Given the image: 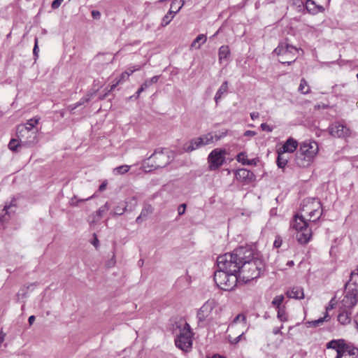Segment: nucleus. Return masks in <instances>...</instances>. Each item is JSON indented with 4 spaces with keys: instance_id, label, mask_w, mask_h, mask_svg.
I'll use <instances>...</instances> for the list:
<instances>
[{
    "instance_id": "obj_55",
    "label": "nucleus",
    "mask_w": 358,
    "mask_h": 358,
    "mask_svg": "<svg viewBox=\"0 0 358 358\" xmlns=\"http://www.w3.org/2000/svg\"><path fill=\"white\" fill-rule=\"evenodd\" d=\"M92 16L94 19H96V20H98L101 17V13L98 10H93L92 11Z\"/></svg>"
},
{
    "instance_id": "obj_41",
    "label": "nucleus",
    "mask_w": 358,
    "mask_h": 358,
    "mask_svg": "<svg viewBox=\"0 0 358 358\" xmlns=\"http://www.w3.org/2000/svg\"><path fill=\"white\" fill-rule=\"evenodd\" d=\"M130 166L128 165H122L116 167L114 169V173L115 174H124L129 171Z\"/></svg>"
},
{
    "instance_id": "obj_54",
    "label": "nucleus",
    "mask_w": 358,
    "mask_h": 358,
    "mask_svg": "<svg viewBox=\"0 0 358 358\" xmlns=\"http://www.w3.org/2000/svg\"><path fill=\"white\" fill-rule=\"evenodd\" d=\"M227 134V131L226 130L225 131L221 132L219 135H215L214 136V138H215L216 141H219L221 138H222L224 136H226Z\"/></svg>"
},
{
    "instance_id": "obj_7",
    "label": "nucleus",
    "mask_w": 358,
    "mask_h": 358,
    "mask_svg": "<svg viewBox=\"0 0 358 358\" xmlns=\"http://www.w3.org/2000/svg\"><path fill=\"white\" fill-rule=\"evenodd\" d=\"M299 51V49L287 42H280L273 52L279 57L278 61L281 64L290 65L296 61Z\"/></svg>"
},
{
    "instance_id": "obj_59",
    "label": "nucleus",
    "mask_w": 358,
    "mask_h": 358,
    "mask_svg": "<svg viewBox=\"0 0 358 358\" xmlns=\"http://www.w3.org/2000/svg\"><path fill=\"white\" fill-rule=\"evenodd\" d=\"M6 335V333H4L2 330L0 331V345L4 341Z\"/></svg>"
},
{
    "instance_id": "obj_31",
    "label": "nucleus",
    "mask_w": 358,
    "mask_h": 358,
    "mask_svg": "<svg viewBox=\"0 0 358 358\" xmlns=\"http://www.w3.org/2000/svg\"><path fill=\"white\" fill-rule=\"evenodd\" d=\"M329 319V316L328 313H326L324 317H320L315 320L309 321V322H308V324H309V327H319L320 325L322 324L324 321H328Z\"/></svg>"
},
{
    "instance_id": "obj_5",
    "label": "nucleus",
    "mask_w": 358,
    "mask_h": 358,
    "mask_svg": "<svg viewBox=\"0 0 358 358\" xmlns=\"http://www.w3.org/2000/svg\"><path fill=\"white\" fill-rule=\"evenodd\" d=\"M175 331L176 334V346L185 352L190 350L192 347L193 333L189 324L187 322L176 324Z\"/></svg>"
},
{
    "instance_id": "obj_26",
    "label": "nucleus",
    "mask_w": 358,
    "mask_h": 358,
    "mask_svg": "<svg viewBox=\"0 0 358 358\" xmlns=\"http://www.w3.org/2000/svg\"><path fill=\"white\" fill-rule=\"evenodd\" d=\"M229 55L230 51L228 46L222 45L220 48L218 52L220 62H222V61L227 60L229 58Z\"/></svg>"
},
{
    "instance_id": "obj_39",
    "label": "nucleus",
    "mask_w": 358,
    "mask_h": 358,
    "mask_svg": "<svg viewBox=\"0 0 358 358\" xmlns=\"http://www.w3.org/2000/svg\"><path fill=\"white\" fill-rule=\"evenodd\" d=\"M149 87V84H148V82H144L141 87L137 90V92H136V94L134 95H132L129 97V99H137L141 93L142 92H143L144 90H145L148 87Z\"/></svg>"
},
{
    "instance_id": "obj_36",
    "label": "nucleus",
    "mask_w": 358,
    "mask_h": 358,
    "mask_svg": "<svg viewBox=\"0 0 358 358\" xmlns=\"http://www.w3.org/2000/svg\"><path fill=\"white\" fill-rule=\"evenodd\" d=\"M278 314L277 317L281 321V322H286L288 320V315L285 311V307H282L280 308L276 309Z\"/></svg>"
},
{
    "instance_id": "obj_35",
    "label": "nucleus",
    "mask_w": 358,
    "mask_h": 358,
    "mask_svg": "<svg viewBox=\"0 0 358 358\" xmlns=\"http://www.w3.org/2000/svg\"><path fill=\"white\" fill-rule=\"evenodd\" d=\"M299 91L303 94H306L310 91V88L308 85V83L306 82V80L304 78H302L301 80V83L299 86Z\"/></svg>"
},
{
    "instance_id": "obj_20",
    "label": "nucleus",
    "mask_w": 358,
    "mask_h": 358,
    "mask_svg": "<svg viewBox=\"0 0 358 358\" xmlns=\"http://www.w3.org/2000/svg\"><path fill=\"white\" fill-rule=\"evenodd\" d=\"M286 295L290 299H302L304 298L303 289L299 286L293 287L287 291Z\"/></svg>"
},
{
    "instance_id": "obj_62",
    "label": "nucleus",
    "mask_w": 358,
    "mask_h": 358,
    "mask_svg": "<svg viewBox=\"0 0 358 358\" xmlns=\"http://www.w3.org/2000/svg\"><path fill=\"white\" fill-rule=\"evenodd\" d=\"M35 319H36V317L34 315L29 316V317L28 319V322L30 326L33 324L34 322L35 321Z\"/></svg>"
},
{
    "instance_id": "obj_9",
    "label": "nucleus",
    "mask_w": 358,
    "mask_h": 358,
    "mask_svg": "<svg viewBox=\"0 0 358 358\" xmlns=\"http://www.w3.org/2000/svg\"><path fill=\"white\" fill-rule=\"evenodd\" d=\"M215 306L216 301L214 299H208L199 309L196 314V318L198 320V325L199 327H204L206 326L205 322Z\"/></svg>"
},
{
    "instance_id": "obj_33",
    "label": "nucleus",
    "mask_w": 358,
    "mask_h": 358,
    "mask_svg": "<svg viewBox=\"0 0 358 358\" xmlns=\"http://www.w3.org/2000/svg\"><path fill=\"white\" fill-rule=\"evenodd\" d=\"M199 138L201 139V143L203 146H205L213 143L214 136L212 133H208L206 134L200 136Z\"/></svg>"
},
{
    "instance_id": "obj_56",
    "label": "nucleus",
    "mask_w": 358,
    "mask_h": 358,
    "mask_svg": "<svg viewBox=\"0 0 358 358\" xmlns=\"http://www.w3.org/2000/svg\"><path fill=\"white\" fill-rule=\"evenodd\" d=\"M283 328V325H281L280 327H275L273 329V334L275 335L282 334L281 329Z\"/></svg>"
},
{
    "instance_id": "obj_29",
    "label": "nucleus",
    "mask_w": 358,
    "mask_h": 358,
    "mask_svg": "<svg viewBox=\"0 0 358 358\" xmlns=\"http://www.w3.org/2000/svg\"><path fill=\"white\" fill-rule=\"evenodd\" d=\"M184 4L185 0H173L171 4L170 10H173V13L176 15L180 10Z\"/></svg>"
},
{
    "instance_id": "obj_25",
    "label": "nucleus",
    "mask_w": 358,
    "mask_h": 358,
    "mask_svg": "<svg viewBox=\"0 0 358 358\" xmlns=\"http://www.w3.org/2000/svg\"><path fill=\"white\" fill-rule=\"evenodd\" d=\"M110 208L108 202H106L103 206H101L96 212V215L94 216L92 222H97L103 214L108 211Z\"/></svg>"
},
{
    "instance_id": "obj_27",
    "label": "nucleus",
    "mask_w": 358,
    "mask_h": 358,
    "mask_svg": "<svg viewBox=\"0 0 358 358\" xmlns=\"http://www.w3.org/2000/svg\"><path fill=\"white\" fill-rule=\"evenodd\" d=\"M207 40L206 35L199 34L196 38L192 41L191 44L192 48L199 49L201 48V44L204 43Z\"/></svg>"
},
{
    "instance_id": "obj_18",
    "label": "nucleus",
    "mask_w": 358,
    "mask_h": 358,
    "mask_svg": "<svg viewBox=\"0 0 358 358\" xmlns=\"http://www.w3.org/2000/svg\"><path fill=\"white\" fill-rule=\"evenodd\" d=\"M201 142V139L199 137L194 138L189 142L185 143L182 146V149L185 152H192V151L203 146Z\"/></svg>"
},
{
    "instance_id": "obj_3",
    "label": "nucleus",
    "mask_w": 358,
    "mask_h": 358,
    "mask_svg": "<svg viewBox=\"0 0 358 358\" xmlns=\"http://www.w3.org/2000/svg\"><path fill=\"white\" fill-rule=\"evenodd\" d=\"M358 302V268L352 271L350 280L345 285L344 297L340 308L352 310Z\"/></svg>"
},
{
    "instance_id": "obj_4",
    "label": "nucleus",
    "mask_w": 358,
    "mask_h": 358,
    "mask_svg": "<svg viewBox=\"0 0 358 358\" xmlns=\"http://www.w3.org/2000/svg\"><path fill=\"white\" fill-rule=\"evenodd\" d=\"M318 145L314 141H305L300 143L299 149L295 157V162L298 166H308L318 152Z\"/></svg>"
},
{
    "instance_id": "obj_28",
    "label": "nucleus",
    "mask_w": 358,
    "mask_h": 358,
    "mask_svg": "<svg viewBox=\"0 0 358 358\" xmlns=\"http://www.w3.org/2000/svg\"><path fill=\"white\" fill-rule=\"evenodd\" d=\"M8 148L13 152H17L19 148L24 147L19 138H12L8 143Z\"/></svg>"
},
{
    "instance_id": "obj_22",
    "label": "nucleus",
    "mask_w": 358,
    "mask_h": 358,
    "mask_svg": "<svg viewBox=\"0 0 358 358\" xmlns=\"http://www.w3.org/2000/svg\"><path fill=\"white\" fill-rule=\"evenodd\" d=\"M340 309L341 312L338 315V321L342 325H346L349 324L351 321L352 310L344 308Z\"/></svg>"
},
{
    "instance_id": "obj_2",
    "label": "nucleus",
    "mask_w": 358,
    "mask_h": 358,
    "mask_svg": "<svg viewBox=\"0 0 358 358\" xmlns=\"http://www.w3.org/2000/svg\"><path fill=\"white\" fill-rule=\"evenodd\" d=\"M231 255L225 253L217 258V270L214 273V281L217 286L224 291H231L236 286L238 279V273L234 271L230 264H234Z\"/></svg>"
},
{
    "instance_id": "obj_52",
    "label": "nucleus",
    "mask_w": 358,
    "mask_h": 358,
    "mask_svg": "<svg viewBox=\"0 0 358 358\" xmlns=\"http://www.w3.org/2000/svg\"><path fill=\"white\" fill-rule=\"evenodd\" d=\"M159 76H155L152 78H151L150 80H147L145 82H148L149 86H150L151 85L157 83L159 80Z\"/></svg>"
},
{
    "instance_id": "obj_12",
    "label": "nucleus",
    "mask_w": 358,
    "mask_h": 358,
    "mask_svg": "<svg viewBox=\"0 0 358 358\" xmlns=\"http://www.w3.org/2000/svg\"><path fill=\"white\" fill-rule=\"evenodd\" d=\"M329 131L334 137L344 138L350 135V129L339 122L331 124L329 127Z\"/></svg>"
},
{
    "instance_id": "obj_57",
    "label": "nucleus",
    "mask_w": 358,
    "mask_h": 358,
    "mask_svg": "<svg viewBox=\"0 0 358 358\" xmlns=\"http://www.w3.org/2000/svg\"><path fill=\"white\" fill-rule=\"evenodd\" d=\"M243 335V334H241V335H239L238 336L236 337L233 341H230V342H231V343H232V344H236V343H238L241 341V338H242Z\"/></svg>"
},
{
    "instance_id": "obj_58",
    "label": "nucleus",
    "mask_w": 358,
    "mask_h": 358,
    "mask_svg": "<svg viewBox=\"0 0 358 358\" xmlns=\"http://www.w3.org/2000/svg\"><path fill=\"white\" fill-rule=\"evenodd\" d=\"M259 117L258 112H252L250 113V117L252 120H257Z\"/></svg>"
},
{
    "instance_id": "obj_60",
    "label": "nucleus",
    "mask_w": 358,
    "mask_h": 358,
    "mask_svg": "<svg viewBox=\"0 0 358 358\" xmlns=\"http://www.w3.org/2000/svg\"><path fill=\"white\" fill-rule=\"evenodd\" d=\"M245 165H255L256 164V162H255V159H248L245 161Z\"/></svg>"
},
{
    "instance_id": "obj_19",
    "label": "nucleus",
    "mask_w": 358,
    "mask_h": 358,
    "mask_svg": "<svg viewBox=\"0 0 358 358\" xmlns=\"http://www.w3.org/2000/svg\"><path fill=\"white\" fill-rule=\"evenodd\" d=\"M305 7L308 12L313 15L324 11V8L322 6L317 5L313 0H306Z\"/></svg>"
},
{
    "instance_id": "obj_1",
    "label": "nucleus",
    "mask_w": 358,
    "mask_h": 358,
    "mask_svg": "<svg viewBox=\"0 0 358 358\" xmlns=\"http://www.w3.org/2000/svg\"><path fill=\"white\" fill-rule=\"evenodd\" d=\"M229 254L234 262V264L230 266L245 282L258 278L265 270L263 260L250 247L241 246Z\"/></svg>"
},
{
    "instance_id": "obj_30",
    "label": "nucleus",
    "mask_w": 358,
    "mask_h": 358,
    "mask_svg": "<svg viewBox=\"0 0 358 358\" xmlns=\"http://www.w3.org/2000/svg\"><path fill=\"white\" fill-rule=\"evenodd\" d=\"M285 153V152H282V151L278 152L276 163H277L278 168H280V169L285 168L288 162V159L286 157H285V156H284Z\"/></svg>"
},
{
    "instance_id": "obj_50",
    "label": "nucleus",
    "mask_w": 358,
    "mask_h": 358,
    "mask_svg": "<svg viewBox=\"0 0 358 358\" xmlns=\"http://www.w3.org/2000/svg\"><path fill=\"white\" fill-rule=\"evenodd\" d=\"M242 320V321H245V317L244 316V315L243 314H238V315H236L235 317V318L234 319L233 322H232V324H236L237 323L238 321L240 320Z\"/></svg>"
},
{
    "instance_id": "obj_38",
    "label": "nucleus",
    "mask_w": 358,
    "mask_h": 358,
    "mask_svg": "<svg viewBox=\"0 0 358 358\" xmlns=\"http://www.w3.org/2000/svg\"><path fill=\"white\" fill-rule=\"evenodd\" d=\"M93 196H94L92 195V196H89V197H87V198H86V199H77V196H74L73 197H72V198L71 199V200H70V201H69V204H70V206H71L76 207V206H78V203H80V202H83V201H88V200H90V199H92V198H93Z\"/></svg>"
},
{
    "instance_id": "obj_61",
    "label": "nucleus",
    "mask_w": 358,
    "mask_h": 358,
    "mask_svg": "<svg viewBox=\"0 0 358 358\" xmlns=\"http://www.w3.org/2000/svg\"><path fill=\"white\" fill-rule=\"evenodd\" d=\"M317 213V209H313V210H311L310 212H309V217L310 218H313L315 217V214Z\"/></svg>"
},
{
    "instance_id": "obj_48",
    "label": "nucleus",
    "mask_w": 358,
    "mask_h": 358,
    "mask_svg": "<svg viewBox=\"0 0 358 358\" xmlns=\"http://www.w3.org/2000/svg\"><path fill=\"white\" fill-rule=\"evenodd\" d=\"M186 207L187 206L185 203H182L178 207V215L181 216L185 213Z\"/></svg>"
},
{
    "instance_id": "obj_42",
    "label": "nucleus",
    "mask_w": 358,
    "mask_h": 358,
    "mask_svg": "<svg viewBox=\"0 0 358 358\" xmlns=\"http://www.w3.org/2000/svg\"><path fill=\"white\" fill-rule=\"evenodd\" d=\"M345 86L346 83H343L341 85H335L332 87V92L336 94L337 96H341V90Z\"/></svg>"
},
{
    "instance_id": "obj_21",
    "label": "nucleus",
    "mask_w": 358,
    "mask_h": 358,
    "mask_svg": "<svg viewBox=\"0 0 358 358\" xmlns=\"http://www.w3.org/2000/svg\"><path fill=\"white\" fill-rule=\"evenodd\" d=\"M135 71H136V69H133V70H131L129 72L124 71V72L122 73V74L120 75V76L118 78V80L116 81L115 83H113V85H110V89L108 90V92L105 94V95L103 96V98L106 97L108 92L114 90L115 88L118 85L122 84V83H124L127 80H128L129 77L130 76V75H131Z\"/></svg>"
},
{
    "instance_id": "obj_13",
    "label": "nucleus",
    "mask_w": 358,
    "mask_h": 358,
    "mask_svg": "<svg viewBox=\"0 0 358 358\" xmlns=\"http://www.w3.org/2000/svg\"><path fill=\"white\" fill-rule=\"evenodd\" d=\"M235 177L238 181L242 182L243 185H249L256 179V176L253 172L246 169H238L235 173Z\"/></svg>"
},
{
    "instance_id": "obj_63",
    "label": "nucleus",
    "mask_w": 358,
    "mask_h": 358,
    "mask_svg": "<svg viewBox=\"0 0 358 358\" xmlns=\"http://www.w3.org/2000/svg\"><path fill=\"white\" fill-rule=\"evenodd\" d=\"M144 220H145V217H141V215L140 214L139 216L137 217L136 222L138 224L141 223Z\"/></svg>"
},
{
    "instance_id": "obj_16",
    "label": "nucleus",
    "mask_w": 358,
    "mask_h": 358,
    "mask_svg": "<svg viewBox=\"0 0 358 358\" xmlns=\"http://www.w3.org/2000/svg\"><path fill=\"white\" fill-rule=\"evenodd\" d=\"M311 236V229L308 227L296 231V238L299 243L306 244L309 242Z\"/></svg>"
},
{
    "instance_id": "obj_15",
    "label": "nucleus",
    "mask_w": 358,
    "mask_h": 358,
    "mask_svg": "<svg viewBox=\"0 0 358 358\" xmlns=\"http://www.w3.org/2000/svg\"><path fill=\"white\" fill-rule=\"evenodd\" d=\"M15 199H13L9 205L6 204L3 208L0 211V222L3 223L8 220L11 215L14 213L13 208L16 206Z\"/></svg>"
},
{
    "instance_id": "obj_10",
    "label": "nucleus",
    "mask_w": 358,
    "mask_h": 358,
    "mask_svg": "<svg viewBox=\"0 0 358 358\" xmlns=\"http://www.w3.org/2000/svg\"><path fill=\"white\" fill-rule=\"evenodd\" d=\"M225 150L216 148L209 154L208 157V162L211 171L217 170L224 164L225 160Z\"/></svg>"
},
{
    "instance_id": "obj_17",
    "label": "nucleus",
    "mask_w": 358,
    "mask_h": 358,
    "mask_svg": "<svg viewBox=\"0 0 358 358\" xmlns=\"http://www.w3.org/2000/svg\"><path fill=\"white\" fill-rule=\"evenodd\" d=\"M132 201L134 202V204H133V206L130 207L129 209L127 208L128 206L126 202H120L118 203L117 206H116L113 210L110 213V215H123L125 212L129 210V211H131L133 210V209L134 208V207L136 206V199L134 198L132 199Z\"/></svg>"
},
{
    "instance_id": "obj_11",
    "label": "nucleus",
    "mask_w": 358,
    "mask_h": 358,
    "mask_svg": "<svg viewBox=\"0 0 358 358\" xmlns=\"http://www.w3.org/2000/svg\"><path fill=\"white\" fill-rule=\"evenodd\" d=\"M346 341L343 338L333 339L326 344L327 349H332L336 352L335 358H345Z\"/></svg>"
},
{
    "instance_id": "obj_43",
    "label": "nucleus",
    "mask_w": 358,
    "mask_h": 358,
    "mask_svg": "<svg viewBox=\"0 0 358 358\" xmlns=\"http://www.w3.org/2000/svg\"><path fill=\"white\" fill-rule=\"evenodd\" d=\"M236 159L238 162L242 163L243 165H245V161L247 160V155L244 152H241L237 155Z\"/></svg>"
},
{
    "instance_id": "obj_24",
    "label": "nucleus",
    "mask_w": 358,
    "mask_h": 358,
    "mask_svg": "<svg viewBox=\"0 0 358 358\" xmlns=\"http://www.w3.org/2000/svg\"><path fill=\"white\" fill-rule=\"evenodd\" d=\"M228 81H224L222 83L221 86L217 90L214 97V100L217 105L218 104L219 101L222 99V95L227 93L228 90Z\"/></svg>"
},
{
    "instance_id": "obj_53",
    "label": "nucleus",
    "mask_w": 358,
    "mask_h": 358,
    "mask_svg": "<svg viewBox=\"0 0 358 358\" xmlns=\"http://www.w3.org/2000/svg\"><path fill=\"white\" fill-rule=\"evenodd\" d=\"M257 133L255 131L248 130L244 132L243 136L246 137H253Z\"/></svg>"
},
{
    "instance_id": "obj_40",
    "label": "nucleus",
    "mask_w": 358,
    "mask_h": 358,
    "mask_svg": "<svg viewBox=\"0 0 358 358\" xmlns=\"http://www.w3.org/2000/svg\"><path fill=\"white\" fill-rule=\"evenodd\" d=\"M152 212H153V208L152 207V206L150 204H146L143 206V208L141 212V217H144L146 218L149 215L152 213Z\"/></svg>"
},
{
    "instance_id": "obj_37",
    "label": "nucleus",
    "mask_w": 358,
    "mask_h": 358,
    "mask_svg": "<svg viewBox=\"0 0 358 358\" xmlns=\"http://www.w3.org/2000/svg\"><path fill=\"white\" fill-rule=\"evenodd\" d=\"M284 296L283 295H278L274 297V299L272 301V305L276 308H280L281 307V304L284 301Z\"/></svg>"
},
{
    "instance_id": "obj_14",
    "label": "nucleus",
    "mask_w": 358,
    "mask_h": 358,
    "mask_svg": "<svg viewBox=\"0 0 358 358\" xmlns=\"http://www.w3.org/2000/svg\"><path fill=\"white\" fill-rule=\"evenodd\" d=\"M308 227V220L299 214H296L290 222V227L296 231Z\"/></svg>"
},
{
    "instance_id": "obj_47",
    "label": "nucleus",
    "mask_w": 358,
    "mask_h": 358,
    "mask_svg": "<svg viewBox=\"0 0 358 358\" xmlns=\"http://www.w3.org/2000/svg\"><path fill=\"white\" fill-rule=\"evenodd\" d=\"M282 244V239L280 236H275V239L273 243V247L279 248Z\"/></svg>"
},
{
    "instance_id": "obj_49",
    "label": "nucleus",
    "mask_w": 358,
    "mask_h": 358,
    "mask_svg": "<svg viewBox=\"0 0 358 358\" xmlns=\"http://www.w3.org/2000/svg\"><path fill=\"white\" fill-rule=\"evenodd\" d=\"M260 127L262 131H266L268 132H271L273 130V128L266 123H262Z\"/></svg>"
},
{
    "instance_id": "obj_6",
    "label": "nucleus",
    "mask_w": 358,
    "mask_h": 358,
    "mask_svg": "<svg viewBox=\"0 0 358 358\" xmlns=\"http://www.w3.org/2000/svg\"><path fill=\"white\" fill-rule=\"evenodd\" d=\"M171 162L169 151L166 149L155 150L148 159L143 162L142 167L145 172L163 168Z\"/></svg>"
},
{
    "instance_id": "obj_44",
    "label": "nucleus",
    "mask_w": 358,
    "mask_h": 358,
    "mask_svg": "<svg viewBox=\"0 0 358 358\" xmlns=\"http://www.w3.org/2000/svg\"><path fill=\"white\" fill-rule=\"evenodd\" d=\"M38 52H39V49H38V38L36 37L34 39V47L33 49V55H34L35 61L38 57Z\"/></svg>"
},
{
    "instance_id": "obj_23",
    "label": "nucleus",
    "mask_w": 358,
    "mask_h": 358,
    "mask_svg": "<svg viewBox=\"0 0 358 358\" xmlns=\"http://www.w3.org/2000/svg\"><path fill=\"white\" fill-rule=\"evenodd\" d=\"M298 147L296 140L289 137L282 145V152H294Z\"/></svg>"
},
{
    "instance_id": "obj_34",
    "label": "nucleus",
    "mask_w": 358,
    "mask_h": 358,
    "mask_svg": "<svg viewBox=\"0 0 358 358\" xmlns=\"http://www.w3.org/2000/svg\"><path fill=\"white\" fill-rule=\"evenodd\" d=\"M38 120L30 119L25 124H20L17 127H23L27 130L38 129L35 126L38 124Z\"/></svg>"
},
{
    "instance_id": "obj_32",
    "label": "nucleus",
    "mask_w": 358,
    "mask_h": 358,
    "mask_svg": "<svg viewBox=\"0 0 358 358\" xmlns=\"http://www.w3.org/2000/svg\"><path fill=\"white\" fill-rule=\"evenodd\" d=\"M175 14L173 13V10H169V11L164 16V17L162 20L161 25L162 27H165L168 25L174 17Z\"/></svg>"
},
{
    "instance_id": "obj_46",
    "label": "nucleus",
    "mask_w": 358,
    "mask_h": 358,
    "mask_svg": "<svg viewBox=\"0 0 358 358\" xmlns=\"http://www.w3.org/2000/svg\"><path fill=\"white\" fill-rule=\"evenodd\" d=\"M90 98L88 95L81 98L79 101L76 103V107H79V106L83 105L84 103L88 102L90 101Z\"/></svg>"
},
{
    "instance_id": "obj_8",
    "label": "nucleus",
    "mask_w": 358,
    "mask_h": 358,
    "mask_svg": "<svg viewBox=\"0 0 358 358\" xmlns=\"http://www.w3.org/2000/svg\"><path fill=\"white\" fill-rule=\"evenodd\" d=\"M38 129L27 130L23 127H17L16 136L24 148H31L38 143Z\"/></svg>"
},
{
    "instance_id": "obj_64",
    "label": "nucleus",
    "mask_w": 358,
    "mask_h": 358,
    "mask_svg": "<svg viewBox=\"0 0 358 358\" xmlns=\"http://www.w3.org/2000/svg\"><path fill=\"white\" fill-rule=\"evenodd\" d=\"M92 243L97 248L98 246V244H99V240L96 237V236L95 234H94V241L92 242Z\"/></svg>"
},
{
    "instance_id": "obj_45",
    "label": "nucleus",
    "mask_w": 358,
    "mask_h": 358,
    "mask_svg": "<svg viewBox=\"0 0 358 358\" xmlns=\"http://www.w3.org/2000/svg\"><path fill=\"white\" fill-rule=\"evenodd\" d=\"M336 297H333L330 300L329 305L326 307V313H328L329 310L334 309L336 307Z\"/></svg>"
},
{
    "instance_id": "obj_51",
    "label": "nucleus",
    "mask_w": 358,
    "mask_h": 358,
    "mask_svg": "<svg viewBox=\"0 0 358 358\" xmlns=\"http://www.w3.org/2000/svg\"><path fill=\"white\" fill-rule=\"evenodd\" d=\"M62 1H63V0H54L51 4L52 8H53V9L58 8L60 6Z\"/></svg>"
}]
</instances>
